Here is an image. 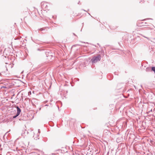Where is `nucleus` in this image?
Returning a JSON list of instances; mask_svg holds the SVG:
<instances>
[{"label":"nucleus","mask_w":155,"mask_h":155,"mask_svg":"<svg viewBox=\"0 0 155 155\" xmlns=\"http://www.w3.org/2000/svg\"><path fill=\"white\" fill-rule=\"evenodd\" d=\"M17 116H17V115H16V116H14L13 117V118H15Z\"/></svg>","instance_id":"5"},{"label":"nucleus","mask_w":155,"mask_h":155,"mask_svg":"<svg viewBox=\"0 0 155 155\" xmlns=\"http://www.w3.org/2000/svg\"><path fill=\"white\" fill-rule=\"evenodd\" d=\"M17 116H18L20 114L21 111V109L19 108L18 107H17Z\"/></svg>","instance_id":"3"},{"label":"nucleus","mask_w":155,"mask_h":155,"mask_svg":"<svg viewBox=\"0 0 155 155\" xmlns=\"http://www.w3.org/2000/svg\"><path fill=\"white\" fill-rule=\"evenodd\" d=\"M47 3L45 2H42L41 3V5L42 8L45 9L47 7Z\"/></svg>","instance_id":"2"},{"label":"nucleus","mask_w":155,"mask_h":155,"mask_svg":"<svg viewBox=\"0 0 155 155\" xmlns=\"http://www.w3.org/2000/svg\"><path fill=\"white\" fill-rule=\"evenodd\" d=\"M152 1H155V0H151Z\"/></svg>","instance_id":"6"},{"label":"nucleus","mask_w":155,"mask_h":155,"mask_svg":"<svg viewBox=\"0 0 155 155\" xmlns=\"http://www.w3.org/2000/svg\"><path fill=\"white\" fill-rule=\"evenodd\" d=\"M101 56L100 55H98L96 57H94L91 60V61L93 63H95L98 61H100L101 59Z\"/></svg>","instance_id":"1"},{"label":"nucleus","mask_w":155,"mask_h":155,"mask_svg":"<svg viewBox=\"0 0 155 155\" xmlns=\"http://www.w3.org/2000/svg\"><path fill=\"white\" fill-rule=\"evenodd\" d=\"M152 70L155 73V67H153L151 68Z\"/></svg>","instance_id":"4"}]
</instances>
